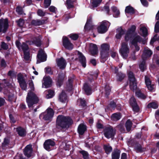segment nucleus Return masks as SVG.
I'll use <instances>...</instances> for the list:
<instances>
[{
	"instance_id": "nucleus-1",
	"label": "nucleus",
	"mask_w": 159,
	"mask_h": 159,
	"mask_svg": "<svg viewBox=\"0 0 159 159\" xmlns=\"http://www.w3.org/2000/svg\"><path fill=\"white\" fill-rule=\"evenodd\" d=\"M29 85L31 90L28 93L26 98V102L28 108L30 109L33 110L34 105L39 102V99L37 95L32 92V91H34V89L33 82L32 80H30Z\"/></svg>"
},
{
	"instance_id": "nucleus-2",
	"label": "nucleus",
	"mask_w": 159,
	"mask_h": 159,
	"mask_svg": "<svg viewBox=\"0 0 159 159\" xmlns=\"http://www.w3.org/2000/svg\"><path fill=\"white\" fill-rule=\"evenodd\" d=\"M73 124V120L70 116L61 115H59L57 118L56 127L57 129L68 128Z\"/></svg>"
},
{
	"instance_id": "nucleus-3",
	"label": "nucleus",
	"mask_w": 159,
	"mask_h": 159,
	"mask_svg": "<svg viewBox=\"0 0 159 159\" xmlns=\"http://www.w3.org/2000/svg\"><path fill=\"white\" fill-rule=\"evenodd\" d=\"M46 111V112L42 113L39 115V118L44 120L51 121L54 114V111L52 108L48 107Z\"/></svg>"
},
{
	"instance_id": "nucleus-4",
	"label": "nucleus",
	"mask_w": 159,
	"mask_h": 159,
	"mask_svg": "<svg viewBox=\"0 0 159 159\" xmlns=\"http://www.w3.org/2000/svg\"><path fill=\"white\" fill-rule=\"evenodd\" d=\"M103 132L105 137L107 139L114 138L116 134V130L111 125L105 127L103 130Z\"/></svg>"
},
{
	"instance_id": "nucleus-5",
	"label": "nucleus",
	"mask_w": 159,
	"mask_h": 159,
	"mask_svg": "<svg viewBox=\"0 0 159 159\" xmlns=\"http://www.w3.org/2000/svg\"><path fill=\"white\" fill-rule=\"evenodd\" d=\"M136 27L134 25H132L130 28L128 29L125 36V39L126 41L127 42L129 40L131 41L136 35Z\"/></svg>"
},
{
	"instance_id": "nucleus-6",
	"label": "nucleus",
	"mask_w": 159,
	"mask_h": 159,
	"mask_svg": "<svg viewBox=\"0 0 159 159\" xmlns=\"http://www.w3.org/2000/svg\"><path fill=\"white\" fill-rule=\"evenodd\" d=\"M128 78L129 81V88L130 90L134 92L136 90L137 86L136 80L132 72L130 71L129 73Z\"/></svg>"
},
{
	"instance_id": "nucleus-7",
	"label": "nucleus",
	"mask_w": 159,
	"mask_h": 159,
	"mask_svg": "<svg viewBox=\"0 0 159 159\" xmlns=\"http://www.w3.org/2000/svg\"><path fill=\"white\" fill-rule=\"evenodd\" d=\"M119 52L123 58L126 59L129 53V49L128 46V44L126 42H123L121 43V48L119 50Z\"/></svg>"
},
{
	"instance_id": "nucleus-8",
	"label": "nucleus",
	"mask_w": 159,
	"mask_h": 159,
	"mask_svg": "<svg viewBox=\"0 0 159 159\" xmlns=\"http://www.w3.org/2000/svg\"><path fill=\"white\" fill-rule=\"evenodd\" d=\"M17 79L20 86L21 89L26 90L27 88V84L23 75L21 73H19L17 75Z\"/></svg>"
},
{
	"instance_id": "nucleus-9",
	"label": "nucleus",
	"mask_w": 159,
	"mask_h": 159,
	"mask_svg": "<svg viewBox=\"0 0 159 159\" xmlns=\"http://www.w3.org/2000/svg\"><path fill=\"white\" fill-rule=\"evenodd\" d=\"M62 42L63 46L66 49L71 51L73 49L74 45L67 37H64L62 39Z\"/></svg>"
},
{
	"instance_id": "nucleus-10",
	"label": "nucleus",
	"mask_w": 159,
	"mask_h": 159,
	"mask_svg": "<svg viewBox=\"0 0 159 159\" xmlns=\"http://www.w3.org/2000/svg\"><path fill=\"white\" fill-rule=\"evenodd\" d=\"M8 21L7 18L0 19V33L2 32L5 33L8 27Z\"/></svg>"
},
{
	"instance_id": "nucleus-11",
	"label": "nucleus",
	"mask_w": 159,
	"mask_h": 159,
	"mask_svg": "<svg viewBox=\"0 0 159 159\" xmlns=\"http://www.w3.org/2000/svg\"><path fill=\"white\" fill-rule=\"evenodd\" d=\"M47 56L44 51L42 49H40L37 55V63L45 61L47 60Z\"/></svg>"
},
{
	"instance_id": "nucleus-12",
	"label": "nucleus",
	"mask_w": 159,
	"mask_h": 159,
	"mask_svg": "<svg viewBox=\"0 0 159 159\" xmlns=\"http://www.w3.org/2000/svg\"><path fill=\"white\" fill-rule=\"evenodd\" d=\"M109 22L106 20L102 21L100 25L97 28L98 32L100 34H104L106 33L108 30L107 27V24Z\"/></svg>"
},
{
	"instance_id": "nucleus-13",
	"label": "nucleus",
	"mask_w": 159,
	"mask_h": 159,
	"mask_svg": "<svg viewBox=\"0 0 159 159\" xmlns=\"http://www.w3.org/2000/svg\"><path fill=\"white\" fill-rule=\"evenodd\" d=\"M15 44L19 50L22 49L23 52L26 51L29 49L28 45L25 42H23L21 44L19 41L16 40L15 42Z\"/></svg>"
},
{
	"instance_id": "nucleus-14",
	"label": "nucleus",
	"mask_w": 159,
	"mask_h": 159,
	"mask_svg": "<svg viewBox=\"0 0 159 159\" xmlns=\"http://www.w3.org/2000/svg\"><path fill=\"white\" fill-rule=\"evenodd\" d=\"M55 145V142L51 139H48L45 140L43 144L44 148L46 150L49 151L51 150L50 147H53Z\"/></svg>"
},
{
	"instance_id": "nucleus-15",
	"label": "nucleus",
	"mask_w": 159,
	"mask_h": 159,
	"mask_svg": "<svg viewBox=\"0 0 159 159\" xmlns=\"http://www.w3.org/2000/svg\"><path fill=\"white\" fill-rule=\"evenodd\" d=\"M33 149L30 144L27 145L24 149V154L25 156L30 158L32 155Z\"/></svg>"
},
{
	"instance_id": "nucleus-16",
	"label": "nucleus",
	"mask_w": 159,
	"mask_h": 159,
	"mask_svg": "<svg viewBox=\"0 0 159 159\" xmlns=\"http://www.w3.org/2000/svg\"><path fill=\"white\" fill-rule=\"evenodd\" d=\"M78 55L79 62L81 63L83 67H85L86 66V57L82 52L79 51H78Z\"/></svg>"
},
{
	"instance_id": "nucleus-17",
	"label": "nucleus",
	"mask_w": 159,
	"mask_h": 159,
	"mask_svg": "<svg viewBox=\"0 0 159 159\" xmlns=\"http://www.w3.org/2000/svg\"><path fill=\"white\" fill-rule=\"evenodd\" d=\"M152 54V51L150 49H145L143 52L141 57L142 60L146 61L150 57Z\"/></svg>"
},
{
	"instance_id": "nucleus-18",
	"label": "nucleus",
	"mask_w": 159,
	"mask_h": 159,
	"mask_svg": "<svg viewBox=\"0 0 159 159\" xmlns=\"http://www.w3.org/2000/svg\"><path fill=\"white\" fill-rule=\"evenodd\" d=\"M57 65L60 69H64L66 66V63L65 60L62 57L58 59L57 61Z\"/></svg>"
},
{
	"instance_id": "nucleus-19",
	"label": "nucleus",
	"mask_w": 159,
	"mask_h": 159,
	"mask_svg": "<svg viewBox=\"0 0 159 159\" xmlns=\"http://www.w3.org/2000/svg\"><path fill=\"white\" fill-rule=\"evenodd\" d=\"M64 78L65 74L63 73L62 72L58 74L56 81L57 86L60 87L62 85Z\"/></svg>"
},
{
	"instance_id": "nucleus-20",
	"label": "nucleus",
	"mask_w": 159,
	"mask_h": 159,
	"mask_svg": "<svg viewBox=\"0 0 159 159\" xmlns=\"http://www.w3.org/2000/svg\"><path fill=\"white\" fill-rule=\"evenodd\" d=\"M89 51L91 54L94 56L98 53V48L97 45L93 43H90L89 46Z\"/></svg>"
},
{
	"instance_id": "nucleus-21",
	"label": "nucleus",
	"mask_w": 159,
	"mask_h": 159,
	"mask_svg": "<svg viewBox=\"0 0 159 159\" xmlns=\"http://www.w3.org/2000/svg\"><path fill=\"white\" fill-rule=\"evenodd\" d=\"M44 82L43 83V85L45 86V88L50 87L51 86L52 80L49 76H47L43 78Z\"/></svg>"
},
{
	"instance_id": "nucleus-22",
	"label": "nucleus",
	"mask_w": 159,
	"mask_h": 159,
	"mask_svg": "<svg viewBox=\"0 0 159 159\" xmlns=\"http://www.w3.org/2000/svg\"><path fill=\"white\" fill-rule=\"evenodd\" d=\"M142 41V38L139 35H136L134 36L130 42L132 45H136L138 44V43H141Z\"/></svg>"
},
{
	"instance_id": "nucleus-23",
	"label": "nucleus",
	"mask_w": 159,
	"mask_h": 159,
	"mask_svg": "<svg viewBox=\"0 0 159 159\" xmlns=\"http://www.w3.org/2000/svg\"><path fill=\"white\" fill-rule=\"evenodd\" d=\"M83 89L85 94L87 95H91L92 93V89L90 85L87 83H85L83 85Z\"/></svg>"
},
{
	"instance_id": "nucleus-24",
	"label": "nucleus",
	"mask_w": 159,
	"mask_h": 159,
	"mask_svg": "<svg viewBox=\"0 0 159 159\" xmlns=\"http://www.w3.org/2000/svg\"><path fill=\"white\" fill-rule=\"evenodd\" d=\"M16 131L19 136L21 137H24L26 135L25 129L21 126H19L16 128Z\"/></svg>"
},
{
	"instance_id": "nucleus-25",
	"label": "nucleus",
	"mask_w": 159,
	"mask_h": 159,
	"mask_svg": "<svg viewBox=\"0 0 159 159\" xmlns=\"http://www.w3.org/2000/svg\"><path fill=\"white\" fill-rule=\"evenodd\" d=\"M59 99L60 101L62 103H65L68 102L67 96L64 91H62L60 94Z\"/></svg>"
},
{
	"instance_id": "nucleus-26",
	"label": "nucleus",
	"mask_w": 159,
	"mask_h": 159,
	"mask_svg": "<svg viewBox=\"0 0 159 159\" xmlns=\"http://www.w3.org/2000/svg\"><path fill=\"white\" fill-rule=\"evenodd\" d=\"M134 149L136 152L138 153H142L145 151V148H142L141 145L138 142L134 143Z\"/></svg>"
},
{
	"instance_id": "nucleus-27",
	"label": "nucleus",
	"mask_w": 159,
	"mask_h": 159,
	"mask_svg": "<svg viewBox=\"0 0 159 159\" xmlns=\"http://www.w3.org/2000/svg\"><path fill=\"white\" fill-rule=\"evenodd\" d=\"M47 20L43 19L40 20H33L31 22V25L35 26H39L44 24L46 21Z\"/></svg>"
},
{
	"instance_id": "nucleus-28",
	"label": "nucleus",
	"mask_w": 159,
	"mask_h": 159,
	"mask_svg": "<svg viewBox=\"0 0 159 159\" xmlns=\"http://www.w3.org/2000/svg\"><path fill=\"white\" fill-rule=\"evenodd\" d=\"M31 42L32 44L38 47H40L42 44L41 39L39 36L35 37Z\"/></svg>"
},
{
	"instance_id": "nucleus-29",
	"label": "nucleus",
	"mask_w": 159,
	"mask_h": 159,
	"mask_svg": "<svg viewBox=\"0 0 159 159\" xmlns=\"http://www.w3.org/2000/svg\"><path fill=\"white\" fill-rule=\"evenodd\" d=\"M120 151L117 148H115L111 153L112 159H119Z\"/></svg>"
},
{
	"instance_id": "nucleus-30",
	"label": "nucleus",
	"mask_w": 159,
	"mask_h": 159,
	"mask_svg": "<svg viewBox=\"0 0 159 159\" xmlns=\"http://www.w3.org/2000/svg\"><path fill=\"white\" fill-rule=\"evenodd\" d=\"M86 130V125L83 124H80L78 127V132L80 135H83Z\"/></svg>"
},
{
	"instance_id": "nucleus-31",
	"label": "nucleus",
	"mask_w": 159,
	"mask_h": 159,
	"mask_svg": "<svg viewBox=\"0 0 159 159\" xmlns=\"http://www.w3.org/2000/svg\"><path fill=\"white\" fill-rule=\"evenodd\" d=\"M92 18L89 16L87 19L86 22L84 27V29L87 30H90L92 29L93 26L91 25Z\"/></svg>"
},
{
	"instance_id": "nucleus-32",
	"label": "nucleus",
	"mask_w": 159,
	"mask_h": 159,
	"mask_svg": "<svg viewBox=\"0 0 159 159\" xmlns=\"http://www.w3.org/2000/svg\"><path fill=\"white\" fill-rule=\"evenodd\" d=\"M100 61L105 62L107 59L109 55V52L100 51Z\"/></svg>"
},
{
	"instance_id": "nucleus-33",
	"label": "nucleus",
	"mask_w": 159,
	"mask_h": 159,
	"mask_svg": "<svg viewBox=\"0 0 159 159\" xmlns=\"http://www.w3.org/2000/svg\"><path fill=\"white\" fill-rule=\"evenodd\" d=\"M136 10L130 5L126 6L125 9V12L126 13L129 14L130 15H133L135 13Z\"/></svg>"
},
{
	"instance_id": "nucleus-34",
	"label": "nucleus",
	"mask_w": 159,
	"mask_h": 159,
	"mask_svg": "<svg viewBox=\"0 0 159 159\" xmlns=\"http://www.w3.org/2000/svg\"><path fill=\"white\" fill-rule=\"evenodd\" d=\"M111 92V88L109 84H106L104 87V94L105 97L107 98H108L110 93Z\"/></svg>"
},
{
	"instance_id": "nucleus-35",
	"label": "nucleus",
	"mask_w": 159,
	"mask_h": 159,
	"mask_svg": "<svg viewBox=\"0 0 159 159\" xmlns=\"http://www.w3.org/2000/svg\"><path fill=\"white\" fill-rule=\"evenodd\" d=\"M111 9L113 12V16L115 18L118 17L120 15V11L117 7L115 6L111 7Z\"/></svg>"
},
{
	"instance_id": "nucleus-36",
	"label": "nucleus",
	"mask_w": 159,
	"mask_h": 159,
	"mask_svg": "<svg viewBox=\"0 0 159 159\" xmlns=\"http://www.w3.org/2000/svg\"><path fill=\"white\" fill-rule=\"evenodd\" d=\"M116 80L117 81L121 82L126 76V75L121 72H119L116 74Z\"/></svg>"
},
{
	"instance_id": "nucleus-37",
	"label": "nucleus",
	"mask_w": 159,
	"mask_h": 159,
	"mask_svg": "<svg viewBox=\"0 0 159 159\" xmlns=\"http://www.w3.org/2000/svg\"><path fill=\"white\" fill-rule=\"evenodd\" d=\"M77 102L79 103V106L80 107L82 108H84L87 106L86 101L84 98H80L79 99L77 100Z\"/></svg>"
},
{
	"instance_id": "nucleus-38",
	"label": "nucleus",
	"mask_w": 159,
	"mask_h": 159,
	"mask_svg": "<svg viewBox=\"0 0 159 159\" xmlns=\"http://www.w3.org/2000/svg\"><path fill=\"white\" fill-rule=\"evenodd\" d=\"M133 123L130 119H128L125 123V127L127 132L130 131L132 127Z\"/></svg>"
},
{
	"instance_id": "nucleus-39",
	"label": "nucleus",
	"mask_w": 159,
	"mask_h": 159,
	"mask_svg": "<svg viewBox=\"0 0 159 159\" xmlns=\"http://www.w3.org/2000/svg\"><path fill=\"white\" fill-rule=\"evenodd\" d=\"M98 75V72H96L93 74H90L88 76V80L90 82H92L94 80H96L97 78Z\"/></svg>"
},
{
	"instance_id": "nucleus-40",
	"label": "nucleus",
	"mask_w": 159,
	"mask_h": 159,
	"mask_svg": "<svg viewBox=\"0 0 159 159\" xmlns=\"http://www.w3.org/2000/svg\"><path fill=\"white\" fill-rule=\"evenodd\" d=\"M135 94L137 97L141 99L144 100L147 98V96L140 90L136 91Z\"/></svg>"
},
{
	"instance_id": "nucleus-41",
	"label": "nucleus",
	"mask_w": 159,
	"mask_h": 159,
	"mask_svg": "<svg viewBox=\"0 0 159 159\" xmlns=\"http://www.w3.org/2000/svg\"><path fill=\"white\" fill-rule=\"evenodd\" d=\"M103 148L105 153L107 154H109L112 150V148L110 145L109 144L104 145Z\"/></svg>"
},
{
	"instance_id": "nucleus-42",
	"label": "nucleus",
	"mask_w": 159,
	"mask_h": 159,
	"mask_svg": "<svg viewBox=\"0 0 159 159\" xmlns=\"http://www.w3.org/2000/svg\"><path fill=\"white\" fill-rule=\"evenodd\" d=\"M101 51L109 52L110 45L107 43H104L102 44L101 46Z\"/></svg>"
},
{
	"instance_id": "nucleus-43",
	"label": "nucleus",
	"mask_w": 159,
	"mask_h": 159,
	"mask_svg": "<svg viewBox=\"0 0 159 159\" xmlns=\"http://www.w3.org/2000/svg\"><path fill=\"white\" fill-rule=\"evenodd\" d=\"M146 61L144 60H142V61L139 64V68L142 72H144L146 69Z\"/></svg>"
},
{
	"instance_id": "nucleus-44",
	"label": "nucleus",
	"mask_w": 159,
	"mask_h": 159,
	"mask_svg": "<svg viewBox=\"0 0 159 159\" xmlns=\"http://www.w3.org/2000/svg\"><path fill=\"white\" fill-rule=\"evenodd\" d=\"M121 117L120 113H117L113 114L111 116V119L114 120H119Z\"/></svg>"
},
{
	"instance_id": "nucleus-45",
	"label": "nucleus",
	"mask_w": 159,
	"mask_h": 159,
	"mask_svg": "<svg viewBox=\"0 0 159 159\" xmlns=\"http://www.w3.org/2000/svg\"><path fill=\"white\" fill-rule=\"evenodd\" d=\"M158 104L155 102H152L149 103L147 106V108L149 109L152 108L154 109H156L158 108Z\"/></svg>"
},
{
	"instance_id": "nucleus-46",
	"label": "nucleus",
	"mask_w": 159,
	"mask_h": 159,
	"mask_svg": "<svg viewBox=\"0 0 159 159\" xmlns=\"http://www.w3.org/2000/svg\"><path fill=\"white\" fill-rule=\"evenodd\" d=\"M79 152L82 155L84 159H89V154L87 152L83 150L80 151Z\"/></svg>"
},
{
	"instance_id": "nucleus-47",
	"label": "nucleus",
	"mask_w": 159,
	"mask_h": 159,
	"mask_svg": "<svg viewBox=\"0 0 159 159\" xmlns=\"http://www.w3.org/2000/svg\"><path fill=\"white\" fill-rule=\"evenodd\" d=\"M140 30L142 32L143 37H146L148 35V30L146 27H142L140 28Z\"/></svg>"
},
{
	"instance_id": "nucleus-48",
	"label": "nucleus",
	"mask_w": 159,
	"mask_h": 159,
	"mask_svg": "<svg viewBox=\"0 0 159 159\" xmlns=\"http://www.w3.org/2000/svg\"><path fill=\"white\" fill-rule=\"evenodd\" d=\"M48 93L46 95V97L47 98H51L54 95V91L52 89H49L47 91Z\"/></svg>"
},
{
	"instance_id": "nucleus-49",
	"label": "nucleus",
	"mask_w": 159,
	"mask_h": 159,
	"mask_svg": "<svg viewBox=\"0 0 159 159\" xmlns=\"http://www.w3.org/2000/svg\"><path fill=\"white\" fill-rule=\"evenodd\" d=\"M66 5L68 9L73 8L74 7L73 1V0H67L66 1Z\"/></svg>"
},
{
	"instance_id": "nucleus-50",
	"label": "nucleus",
	"mask_w": 159,
	"mask_h": 159,
	"mask_svg": "<svg viewBox=\"0 0 159 159\" xmlns=\"http://www.w3.org/2000/svg\"><path fill=\"white\" fill-rule=\"evenodd\" d=\"M116 128L121 133H125V130L122 124H119L116 126Z\"/></svg>"
},
{
	"instance_id": "nucleus-51",
	"label": "nucleus",
	"mask_w": 159,
	"mask_h": 159,
	"mask_svg": "<svg viewBox=\"0 0 159 159\" xmlns=\"http://www.w3.org/2000/svg\"><path fill=\"white\" fill-rule=\"evenodd\" d=\"M129 102L131 107L137 104L136 99L134 96H132L130 98L129 100Z\"/></svg>"
},
{
	"instance_id": "nucleus-52",
	"label": "nucleus",
	"mask_w": 159,
	"mask_h": 159,
	"mask_svg": "<svg viewBox=\"0 0 159 159\" xmlns=\"http://www.w3.org/2000/svg\"><path fill=\"white\" fill-rule=\"evenodd\" d=\"M16 22L19 27H22L25 23V21L23 19L20 18L18 20H16Z\"/></svg>"
},
{
	"instance_id": "nucleus-53",
	"label": "nucleus",
	"mask_w": 159,
	"mask_h": 159,
	"mask_svg": "<svg viewBox=\"0 0 159 159\" xmlns=\"http://www.w3.org/2000/svg\"><path fill=\"white\" fill-rule=\"evenodd\" d=\"M68 36L69 38L73 40H77L79 37L78 34H71Z\"/></svg>"
},
{
	"instance_id": "nucleus-54",
	"label": "nucleus",
	"mask_w": 159,
	"mask_h": 159,
	"mask_svg": "<svg viewBox=\"0 0 159 159\" xmlns=\"http://www.w3.org/2000/svg\"><path fill=\"white\" fill-rule=\"evenodd\" d=\"M10 143V140L7 138H5L4 139V141L2 143V147L3 148L7 146Z\"/></svg>"
},
{
	"instance_id": "nucleus-55",
	"label": "nucleus",
	"mask_w": 159,
	"mask_h": 159,
	"mask_svg": "<svg viewBox=\"0 0 159 159\" xmlns=\"http://www.w3.org/2000/svg\"><path fill=\"white\" fill-rule=\"evenodd\" d=\"M45 72L46 73L52 75L53 74V71L52 70L51 68L49 66L45 68L44 69Z\"/></svg>"
},
{
	"instance_id": "nucleus-56",
	"label": "nucleus",
	"mask_w": 159,
	"mask_h": 159,
	"mask_svg": "<svg viewBox=\"0 0 159 159\" xmlns=\"http://www.w3.org/2000/svg\"><path fill=\"white\" fill-rule=\"evenodd\" d=\"M16 11L19 15H22L24 13L22 8L20 6H17L16 8Z\"/></svg>"
},
{
	"instance_id": "nucleus-57",
	"label": "nucleus",
	"mask_w": 159,
	"mask_h": 159,
	"mask_svg": "<svg viewBox=\"0 0 159 159\" xmlns=\"http://www.w3.org/2000/svg\"><path fill=\"white\" fill-rule=\"evenodd\" d=\"M101 2L98 0H93L92 3V7H97Z\"/></svg>"
},
{
	"instance_id": "nucleus-58",
	"label": "nucleus",
	"mask_w": 159,
	"mask_h": 159,
	"mask_svg": "<svg viewBox=\"0 0 159 159\" xmlns=\"http://www.w3.org/2000/svg\"><path fill=\"white\" fill-rule=\"evenodd\" d=\"M132 108L133 111L136 112H138L139 111L140 108L138 104L131 107Z\"/></svg>"
},
{
	"instance_id": "nucleus-59",
	"label": "nucleus",
	"mask_w": 159,
	"mask_h": 159,
	"mask_svg": "<svg viewBox=\"0 0 159 159\" xmlns=\"http://www.w3.org/2000/svg\"><path fill=\"white\" fill-rule=\"evenodd\" d=\"M24 59L26 61H28L30 58L29 52L25 51L23 52Z\"/></svg>"
},
{
	"instance_id": "nucleus-60",
	"label": "nucleus",
	"mask_w": 159,
	"mask_h": 159,
	"mask_svg": "<svg viewBox=\"0 0 159 159\" xmlns=\"http://www.w3.org/2000/svg\"><path fill=\"white\" fill-rule=\"evenodd\" d=\"M51 0H44V7L45 8H48L51 4Z\"/></svg>"
},
{
	"instance_id": "nucleus-61",
	"label": "nucleus",
	"mask_w": 159,
	"mask_h": 159,
	"mask_svg": "<svg viewBox=\"0 0 159 159\" xmlns=\"http://www.w3.org/2000/svg\"><path fill=\"white\" fill-rule=\"evenodd\" d=\"M65 89L66 91L67 92H69L72 91L73 89V85L66 84Z\"/></svg>"
},
{
	"instance_id": "nucleus-62",
	"label": "nucleus",
	"mask_w": 159,
	"mask_h": 159,
	"mask_svg": "<svg viewBox=\"0 0 159 159\" xmlns=\"http://www.w3.org/2000/svg\"><path fill=\"white\" fill-rule=\"evenodd\" d=\"M154 32L157 33L159 32V21H157L155 23L154 27Z\"/></svg>"
},
{
	"instance_id": "nucleus-63",
	"label": "nucleus",
	"mask_w": 159,
	"mask_h": 159,
	"mask_svg": "<svg viewBox=\"0 0 159 159\" xmlns=\"http://www.w3.org/2000/svg\"><path fill=\"white\" fill-rule=\"evenodd\" d=\"M37 14L39 16L42 17L45 15V13L42 9H39L37 11Z\"/></svg>"
},
{
	"instance_id": "nucleus-64",
	"label": "nucleus",
	"mask_w": 159,
	"mask_h": 159,
	"mask_svg": "<svg viewBox=\"0 0 159 159\" xmlns=\"http://www.w3.org/2000/svg\"><path fill=\"white\" fill-rule=\"evenodd\" d=\"M145 82L146 86L151 84L152 82L150 79L147 76L145 77Z\"/></svg>"
}]
</instances>
